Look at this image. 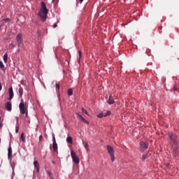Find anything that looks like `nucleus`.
Segmentation results:
<instances>
[{
    "mask_svg": "<svg viewBox=\"0 0 179 179\" xmlns=\"http://www.w3.org/2000/svg\"><path fill=\"white\" fill-rule=\"evenodd\" d=\"M15 132H16V134H17V132H19V126H17L15 127Z\"/></svg>",
    "mask_w": 179,
    "mask_h": 179,
    "instance_id": "28",
    "label": "nucleus"
},
{
    "mask_svg": "<svg viewBox=\"0 0 179 179\" xmlns=\"http://www.w3.org/2000/svg\"><path fill=\"white\" fill-rule=\"evenodd\" d=\"M55 87H56V89H57V90H59L60 85L59 83H56Z\"/></svg>",
    "mask_w": 179,
    "mask_h": 179,
    "instance_id": "26",
    "label": "nucleus"
},
{
    "mask_svg": "<svg viewBox=\"0 0 179 179\" xmlns=\"http://www.w3.org/2000/svg\"><path fill=\"white\" fill-rule=\"evenodd\" d=\"M165 166H166V167H170V164L169 163H166V164H165Z\"/></svg>",
    "mask_w": 179,
    "mask_h": 179,
    "instance_id": "31",
    "label": "nucleus"
},
{
    "mask_svg": "<svg viewBox=\"0 0 179 179\" xmlns=\"http://www.w3.org/2000/svg\"><path fill=\"white\" fill-rule=\"evenodd\" d=\"M34 169L36 170V173H40V164H38V161L34 162Z\"/></svg>",
    "mask_w": 179,
    "mask_h": 179,
    "instance_id": "11",
    "label": "nucleus"
},
{
    "mask_svg": "<svg viewBox=\"0 0 179 179\" xmlns=\"http://www.w3.org/2000/svg\"><path fill=\"white\" fill-rule=\"evenodd\" d=\"M10 157H12V147L10 145L8 149V159H9Z\"/></svg>",
    "mask_w": 179,
    "mask_h": 179,
    "instance_id": "15",
    "label": "nucleus"
},
{
    "mask_svg": "<svg viewBox=\"0 0 179 179\" xmlns=\"http://www.w3.org/2000/svg\"><path fill=\"white\" fill-rule=\"evenodd\" d=\"M80 3H82L83 2V0H79Z\"/></svg>",
    "mask_w": 179,
    "mask_h": 179,
    "instance_id": "36",
    "label": "nucleus"
},
{
    "mask_svg": "<svg viewBox=\"0 0 179 179\" xmlns=\"http://www.w3.org/2000/svg\"><path fill=\"white\" fill-rule=\"evenodd\" d=\"M52 3H54V2H55V0H52Z\"/></svg>",
    "mask_w": 179,
    "mask_h": 179,
    "instance_id": "37",
    "label": "nucleus"
},
{
    "mask_svg": "<svg viewBox=\"0 0 179 179\" xmlns=\"http://www.w3.org/2000/svg\"><path fill=\"white\" fill-rule=\"evenodd\" d=\"M17 43H18V47H20L21 43L23 41V35L22 34H18L16 36Z\"/></svg>",
    "mask_w": 179,
    "mask_h": 179,
    "instance_id": "8",
    "label": "nucleus"
},
{
    "mask_svg": "<svg viewBox=\"0 0 179 179\" xmlns=\"http://www.w3.org/2000/svg\"><path fill=\"white\" fill-rule=\"evenodd\" d=\"M79 55V62H80V58H82V52L80 50L78 51Z\"/></svg>",
    "mask_w": 179,
    "mask_h": 179,
    "instance_id": "25",
    "label": "nucleus"
},
{
    "mask_svg": "<svg viewBox=\"0 0 179 179\" xmlns=\"http://www.w3.org/2000/svg\"><path fill=\"white\" fill-rule=\"evenodd\" d=\"M111 115V111L110 110H108L106 113H99L96 117L98 118H103L104 117H107L108 115Z\"/></svg>",
    "mask_w": 179,
    "mask_h": 179,
    "instance_id": "9",
    "label": "nucleus"
},
{
    "mask_svg": "<svg viewBox=\"0 0 179 179\" xmlns=\"http://www.w3.org/2000/svg\"><path fill=\"white\" fill-rule=\"evenodd\" d=\"M148 157H149V156L148 155V154H144L142 156V160H146V159H148Z\"/></svg>",
    "mask_w": 179,
    "mask_h": 179,
    "instance_id": "22",
    "label": "nucleus"
},
{
    "mask_svg": "<svg viewBox=\"0 0 179 179\" xmlns=\"http://www.w3.org/2000/svg\"><path fill=\"white\" fill-rule=\"evenodd\" d=\"M108 153L110 156L112 162H115V157L114 156V148L111 145H106Z\"/></svg>",
    "mask_w": 179,
    "mask_h": 179,
    "instance_id": "4",
    "label": "nucleus"
},
{
    "mask_svg": "<svg viewBox=\"0 0 179 179\" xmlns=\"http://www.w3.org/2000/svg\"><path fill=\"white\" fill-rule=\"evenodd\" d=\"M0 143H1V138H0Z\"/></svg>",
    "mask_w": 179,
    "mask_h": 179,
    "instance_id": "39",
    "label": "nucleus"
},
{
    "mask_svg": "<svg viewBox=\"0 0 179 179\" xmlns=\"http://www.w3.org/2000/svg\"><path fill=\"white\" fill-rule=\"evenodd\" d=\"M148 148H149V144L148 143L143 141L140 143V149L141 152H145Z\"/></svg>",
    "mask_w": 179,
    "mask_h": 179,
    "instance_id": "6",
    "label": "nucleus"
},
{
    "mask_svg": "<svg viewBox=\"0 0 179 179\" xmlns=\"http://www.w3.org/2000/svg\"><path fill=\"white\" fill-rule=\"evenodd\" d=\"M173 90L174 92H176V90H177V86H176V85H174V86H173Z\"/></svg>",
    "mask_w": 179,
    "mask_h": 179,
    "instance_id": "30",
    "label": "nucleus"
},
{
    "mask_svg": "<svg viewBox=\"0 0 179 179\" xmlns=\"http://www.w3.org/2000/svg\"><path fill=\"white\" fill-rule=\"evenodd\" d=\"M47 174L49 176V177H50V179H51V177H52V176H51V172L50 171H47Z\"/></svg>",
    "mask_w": 179,
    "mask_h": 179,
    "instance_id": "27",
    "label": "nucleus"
},
{
    "mask_svg": "<svg viewBox=\"0 0 179 179\" xmlns=\"http://www.w3.org/2000/svg\"><path fill=\"white\" fill-rule=\"evenodd\" d=\"M76 115H77L78 120H80V121H82L85 124H89V122L87 120H86V119H85V117H83V116H82V115L79 114L78 113H76Z\"/></svg>",
    "mask_w": 179,
    "mask_h": 179,
    "instance_id": "10",
    "label": "nucleus"
},
{
    "mask_svg": "<svg viewBox=\"0 0 179 179\" xmlns=\"http://www.w3.org/2000/svg\"><path fill=\"white\" fill-rule=\"evenodd\" d=\"M9 18L4 19V22H9Z\"/></svg>",
    "mask_w": 179,
    "mask_h": 179,
    "instance_id": "32",
    "label": "nucleus"
},
{
    "mask_svg": "<svg viewBox=\"0 0 179 179\" xmlns=\"http://www.w3.org/2000/svg\"><path fill=\"white\" fill-rule=\"evenodd\" d=\"M67 94L68 96H72V94H73V91L72 89L70 88L67 90Z\"/></svg>",
    "mask_w": 179,
    "mask_h": 179,
    "instance_id": "20",
    "label": "nucleus"
},
{
    "mask_svg": "<svg viewBox=\"0 0 179 179\" xmlns=\"http://www.w3.org/2000/svg\"><path fill=\"white\" fill-rule=\"evenodd\" d=\"M0 68L1 69H3L5 68V66L3 65V62H0Z\"/></svg>",
    "mask_w": 179,
    "mask_h": 179,
    "instance_id": "24",
    "label": "nucleus"
},
{
    "mask_svg": "<svg viewBox=\"0 0 179 179\" xmlns=\"http://www.w3.org/2000/svg\"><path fill=\"white\" fill-rule=\"evenodd\" d=\"M3 59L4 62H5V64H6L8 62V53H6L3 55Z\"/></svg>",
    "mask_w": 179,
    "mask_h": 179,
    "instance_id": "19",
    "label": "nucleus"
},
{
    "mask_svg": "<svg viewBox=\"0 0 179 179\" xmlns=\"http://www.w3.org/2000/svg\"><path fill=\"white\" fill-rule=\"evenodd\" d=\"M52 141H53L52 148H53L54 152H58V144H57V141L55 140V134H52Z\"/></svg>",
    "mask_w": 179,
    "mask_h": 179,
    "instance_id": "7",
    "label": "nucleus"
},
{
    "mask_svg": "<svg viewBox=\"0 0 179 179\" xmlns=\"http://www.w3.org/2000/svg\"><path fill=\"white\" fill-rule=\"evenodd\" d=\"M66 142L68 143H70L71 145H72V143H73V138L71 136H68L66 138Z\"/></svg>",
    "mask_w": 179,
    "mask_h": 179,
    "instance_id": "16",
    "label": "nucleus"
},
{
    "mask_svg": "<svg viewBox=\"0 0 179 179\" xmlns=\"http://www.w3.org/2000/svg\"><path fill=\"white\" fill-rule=\"evenodd\" d=\"M19 108L21 114H24L27 113V105L24 103L23 99H21V102L19 105Z\"/></svg>",
    "mask_w": 179,
    "mask_h": 179,
    "instance_id": "3",
    "label": "nucleus"
},
{
    "mask_svg": "<svg viewBox=\"0 0 179 179\" xmlns=\"http://www.w3.org/2000/svg\"><path fill=\"white\" fill-rule=\"evenodd\" d=\"M57 23H55V24H53L54 29H55V27H57Z\"/></svg>",
    "mask_w": 179,
    "mask_h": 179,
    "instance_id": "33",
    "label": "nucleus"
},
{
    "mask_svg": "<svg viewBox=\"0 0 179 179\" xmlns=\"http://www.w3.org/2000/svg\"><path fill=\"white\" fill-rule=\"evenodd\" d=\"M81 111H82L83 114L87 115V110H86L84 108H81Z\"/></svg>",
    "mask_w": 179,
    "mask_h": 179,
    "instance_id": "23",
    "label": "nucleus"
},
{
    "mask_svg": "<svg viewBox=\"0 0 179 179\" xmlns=\"http://www.w3.org/2000/svg\"><path fill=\"white\" fill-rule=\"evenodd\" d=\"M71 156L72 157L73 162H75L76 164H79V163H80V159H79V157L76 156V152H75V151H71Z\"/></svg>",
    "mask_w": 179,
    "mask_h": 179,
    "instance_id": "5",
    "label": "nucleus"
},
{
    "mask_svg": "<svg viewBox=\"0 0 179 179\" xmlns=\"http://www.w3.org/2000/svg\"><path fill=\"white\" fill-rule=\"evenodd\" d=\"M168 135L170 141V144L172 146L173 156H175V157H177L179 152L178 136H177V134L174 133H169Z\"/></svg>",
    "mask_w": 179,
    "mask_h": 179,
    "instance_id": "1",
    "label": "nucleus"
},
{
    "mask_svg": "<svg viewBox=\"0 0 179 179\" xmlns=\"http://www.w3.org/2000/svg\"><path fill=\"white\" fill-rule=\"evenodd\" d=\"M24 114H25V117H26L27 118H29V112L27 111Z\"/></svg>",
    "mask_w": 179,
    "mask_h": 179,
    "instance_id": "29",
    "label": "nucleus"
},
{
    "mask_svg": "<svg viewBox=\"0 0 179 179\" xmlns=\"http://www.w3.org/2000/svg\"><path fill=\"white\" fill-rule=\"evenodd\" d=\"M84 148L86 149L87 152H90V148H89V143H87V142L84 143Z\"/></svg>",
    "mask_w": 179,
    "mask_h": 179,
    "instance_id": "18",
    "label": "nucleus"
},
{
    "mask_svg": "<svg viewBox=\"0 0 179 179\" xmlns=\"http://www.w3.org/2000/svg\"><path fill=\"white\" fill-rule=\"evenodd\" d=\"M2 127V123H0V128H1Z\"/></svg>",
    "mask_w": 179,
    "mask_h": 179,
    "instance_id": "38",
    "label": "nucleus"
},
{
    "mask_svg": "<svg viewBox=\"0 0 179 179\" xmlns=\"http://www.w3.org/2000/svg\"><path fill=\"white\" fill-rule=\"evenodd\" d=\"M0 120H1V117H0Z\"/></svg>",
    "mask_w": 179,
    "mask_h": 179,
    "instance_id": "40",
    "label": "nucleus"
},
{
    "mask_svg": "<svg viewBox=\"0 0 179 179\" xmlns=\"http://www.w3.org/2000/svg\"><path fill=\"white\" fill-rule=\"evenodd\" d=\"M20 138L22 139V142H26V138H24V134L22 133Z\"/></svg>",
    "mask_w": 179,
    "mask_h": 179,
    "instance_id": "21",
    "label": "nucleus"
},
{
    "mask_svg": "<svg viewBox=\"0 0 179 179\" xmlns=\"http://www.w3.org/2000/svg\"><path fill=\"white\" fill-rule=\"evenodd\" d=\"M18 93H19L20 97H22L23 96V88L22 87H20L18 90Z\"/></svg>",
    "mask_w": 179,
    "mask_h": 179,
    "instance_id": "17",
    "label": "nucleus"
},
{
    "mask_svg": "<svg viewBox=\"0 0 179 179\" xmlns=\"http://www.w3.org/2000/svg\"><path fill=\"white\" fill-rule=\"evenodd\" d=\"M39 139H40V141H41V139H43V136H40Z\"/></svg>",
    "mask_w": 179,
    "mask_h": 179,
    "instance_id": "35",
    "label": "nucleus"
},
{
    "mask_svg": "<svg viewBox=\"0 0 179 179\" xmlns=\"http://www.w3.org/2000/svg\"><path fill=\"white\" fill-rule=\"evenodd\" d=\"M107 103H109L110 105L111 104H114L115 101H114V99H113V95H110Z\"/></svg>",
    "mask_w": 179,
    "mask_h": 179,
    "instance_id": "14",
    "label": "nucleus"
},
{
    "mask_svg": "<svg viewBox=\"0 0 179 179\" xmlns=\"http://www.w3.org/2000/svg\"><path fill=\"white\" fill-rule=\"evenodd\" d=\"M47 15H48V10L47 9V6L43 1L41 2V8L38 12V16L41 17L42 22H45L47 20Z\"/></svg>",
    "mask_w": 179,
    "mask_h": 179,
    "instance_id": "2",
    "label": "nucleus"
},
{
    "mask_svg": "<svg viewBox=\"0 0 179 179\" xmlns=\"http://www.w3.org/2000/svg\"><path fill=\"white\" fill-rule=\"evenodd\" d=\"M5 108L7 111H12V103L10 102H7L5 105Z\"/></svg>",
    "mask_w": 179,
    "mask_h": 179,
    "instance_id": "13",
    "label": "nucleus"
},
{
    "mask_svg": "<svg viewBox=\"0 0 179 179\" xmlns=\"http://www.w3.org/2000/svg\"><path fill=\"white\" fill-rule=\"evenodd\" d=\"M10 45H12L13 48H15V45H13V43L10 44Z\"/></svg>",
    "mask_w": 179,
    "mask_h": 179,
    "instance_id": "34",
    "label": "nucleus"
},
{
    "mask_svg": "<svg viewBox=\"0 0 179 179\" xmlns=\"http://www.w3.org/2000/svg\"><path fill=\"white\" fill-rule=\"evenodd\" d=\"M8 93H9V99L8 100H12L13 99V96H14V94H13V88L12 87H10L8 90Z\"/></svg>",
    "mask_w": 179,
    "mask_h": 179,
    "instance_id": "12",
    "label": "nucleus"
}]
</instances>
